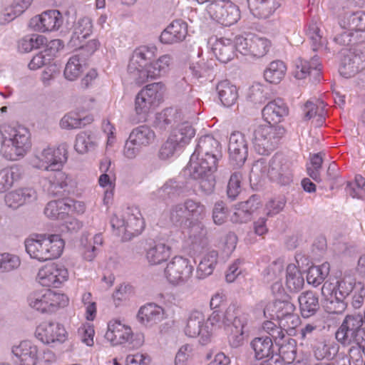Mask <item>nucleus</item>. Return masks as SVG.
<instances>
[{
  "mask_svg": "<svg viewBox=\"0 0 365 365\" xmlns=\"http://www.w3.org/2000/svg\"><path fill=\"white\" fill-rule=\"evenodd\" d=\"M234 329L229 336V341L234 347L240 346L244 340L245 328L247 324V319L245 316L237 317L234 319Z\"/></svg>",
  "mask_w": 365,
  "mask_h": 365,
  "instance_id": "5fc2aeb1",
  "label": "nucleus"
},
{
  "mask_svg": "<svg viewBox=\"0 0 365 365\" xmlns=\"http://www.w3.org/2000/svg\"><path fill=\"white\" fill-rule=\"evenodd\" d=\"M61 13L56 9L47 10L35 16L30 21V26L39 32H50L58 30L63 24Z\"/></svg>",
  "mask_w": 365,
  "mask_h": 365,
  "instance_id": "dca6fc26",
  "label": "nucleus"
},
{
  "mask_svg": "<svg viewBox=\"0 0 365 365\" xmlns=\"http://www.w3.org/2000/svg\"><path fill=\"white\" fill-rule=\"evenodd\" d=\"M187 123L183 120L181 113L175 108H168L159 113L156 117V124L161 128H166L168 126L174 127L175 130L182 123Z\"/></svg>",
  "mask_w": 365,
  "mask_h": 365,
  "instance_id": "f704fd0d",
  "label": "nucleus"
},
{
  "mask_svg": "<svg viewBox=\"0 0 365 365\" xmlns=\"http://www.w3.org/2000/svg\"><path fill=\"white\" fill-rule=\"evenodd\" d=\"M217 252L214 250L205 255L197 267V272L200 277H205L213 272L217 262Z\"/></svg>",
  "mask_w": 365,
  "mask_h": 365,
  "instance_id": "13d9d810",
  "label": "nucleus"
},
{
  "mask_svg": "<svg viewBox=\"0 0 365 365\" xmlns=\"http://www.w3.org/2000/svg\"><path fill=\"white\" fill-rule=\"evenodd\" d=\"M21 264L19 257L9 253L0 254V270L10 272L18 268Z\"/></svg>",
  "mask_w": 365,
  "mask_h": 365,
  "instance_id": "338daca9",
  "label": "nucleus"
},
{
  "mask_svg": "<svg viewBox=\"0 0 365 365\" xmlns=\"http://www.w3.org/2000/svg\"><path fill=\"white\" fill-rule=\"evenodd\" d=\"M251 346L257 359L269 357L274 353L273 341L269 336L255 338L251 342Z\"/></svg>",
  "mask_w": 365,
  "mask_h": 365,
  "instance_id": "c03bdc74",
  "label": "nucleus"
},
{
  "mask_svg": "<svg viewBox=\"0 0 365 365\" xmlns=\"http://www.w3.org/2000/svg\"><path fill=\"white\" fill-rule=\"evenodd\" d=\"M301 313L304 317H309L319 309V299L316 293L307 291L299 297Z\"/></svg>",
  "mask_w": 365,
  "mask_h": 365,
  "instance_id": "e433bc0d",
  "label": "nucleus"
},
{
  "mask_svg": "<svg viewBox=\"0 0 365 365\" xmlns=\"http://www.w3.org/2000/svg\"><path fill=\"white\" fill-rule=\"evenodd\" d=\"M287 71V66L282 61H272L264 72L266 81L277 84L284 78Z\"/></svg>",
  "mask_w": 365,
  "mask_h": 365,
  "instance_id": "49530a36",
  "label": "nucleus"
},
{
  "mask_svg": "<svg viewBox=\"0 0 365 365\" xmlns=\"http://www.w3.org/2000/svg\"><path fill=\"white\" fill-rule=\"evenodd\" d=\"M306 34L311 41L314 51H318L327 46V41L322 34L320 28L317 22H310L306 30Z\"/></svg>",
  "mask_w": 365,
  "mask_h": 365,
  "instance_id": "6e6d98bb",
  "label": "nucleus"
},
{
  "mask_svg": "<svg viewBox=\"0 0 365 365\" xmlns=\"http://www.w3.org/2000/svg\"><path fill=\"white\" fill-rule=\"evenodd\" d=\"M77 334L82 343L88 346H93L95 329L93 324L90 322L82 323L77 330Z\"/></svg>",
  "mask_w": 365,
  "mask_h": 365,
  "instance_id": "680f3d73",
  "label": "nucleus"
},
{
  "mask_svg": "<svg viewBox=\"0 0 365 365\" xmlns=\"http://www.w3.org/2000/svg\"><path fill=\"white\" fill-rule=\"evenodd\" d=\"M0 131L3 138L1 151L7 159L16 160L30 148L29 132L25 128L4 124Z\"/></svg>",
  "mask_w": 365,
  "mask_h": 365,
  "instance_id": "7ed1b4c3",
  "label": "nucleus"
},
{
  "mask_svg": "<svg viewBox=\"0 0 365 365\" xmlns=\"http://www.w3.org/2000/svg\"><path fill=\"white\" fill-rule=\"evenodd\" d=\"M286 129L283 126L259 125L253 131L252 144L259 155H268L274 150Z\"/></svg>",
  "mask_w": 365,
  "mask_h": 365,
  "instance_id": "0eeeda50",
  "label": "nucleus"
},
{
  "mask_svg": "<svg viewBox=\"0 0 365 365\" xmlns=\"http://www.w3.org/2000/svg\"><path fill=\"white\" fill-rule=\"evenodd\" d=\"M133 335L130 326L120 319H113L108 323L105 336L112 345L118 346L130 342Z\"/></svg>",
  "mask_w": 365,
  "mask_h": 365,
  "instance_id": "a211bd4d",
  "label": "nucleus"
},
{
  "mask_svg": "<svg viewBox=\"0 0 365 365\" xmlns=\"http://www.w3.org/2000/svg\"><path fill=\"white\" fill-rule=\"evenodd\" d=\"M234 47L230 39L222 38L215 41L212 49L220 61L227 63L232 58Z\"/></svg>",
  "mask_w": 365,
  "mask_h": 365,
  "instance_id": "a18cd8bd",
  "label": "nucleus"
},
{
  "mask_svg": "<svg viewBox=\"0 0 365 365\" xmlns=\"http://www.w3.org/2000/svg\"><path fill=\"white\" fill-rule=\"evenodd\" d=\"M14 361L18 365H36L38 359V349L29 340L22 341L12 347Z\"/></svg>",
  "mask_w": 365,
  "mask_h": 365,
  "instance_id": "412c9836",
  "label": "nucleus"
},
{
  "mask_svg": "<svg viewBox=\"0 0 365 365\" xmlns=\"http://www.w3.org/2000/svg\"><path fill=\"white\" fill-rule=\"evenodd\" d=\"M355 284V279L351 276H345L340 279L336 283V286L338 291V300L339 301V306L341 310L331 309L329 308V312L330 313H339L344 309V303L343 300L348 297L352 292Z\"/></svg>",
  "mask_w": 365,
  "mask_h": 365,
  "instance_id": "37998d69",
  "label": "nucleus"
},
{
  "mask_svg": "<svg viewBox=\"0 0 365 365\" xmlns=\"http://www.w3.org/2000/svg\"><path fill=\"white\" fill-rule=\"evenodd\" d=\"M87 67L86 60L79 55H73L68 59L64 69V76L68 81L79 78Z\"/></svg>",
  "mask_w": 365,
  "mask_h": 365,
  "instance_id": "c9c22d12",
  "label": "nucleus"
},
{
  "mask_svg": "<svg viewBox=\"0 0 365 365\" xmlns=\"http://www.w3.org/2000/svg\"><path fill=\"white\" fill-rule=\"evenodd\" d=\"M272 46V43L269 39L252 34L251 56L257 58L264 57L269 53Z\"/></svg>",
  "mask_w": 365,
  "mask_h": 365,
  "instance_id": "4d7b16f0",
  "label": "nucleus"
},
{
  "mask_svg": "<svg viewBox=\"0 0 365 365\" xmlns=\"http://www.w3.org/2000/svg\"><path fill=\"white\" fill-rule=\"evenodd\" d=\"M289 108L281 98L269 101L262 110V118L268 125L279 126L289 115Z\"/></svg>",
  "mask_w": 365,
  "mask_h": 365,
  "instance_id": "f3484780",
  "label": "nucleus"
},
{
  "mask_svg": "<svg viewBox=\"0 0 365 365\" xmlns=\"http://www.w3.org/2000/svg\"><path fill=\"white\" fill-rule=\"evenodd\" d=\"M292 74L299 80L309 78L313 83L319 82L322 77V64L316 56L309 61L297 58L294 62Z\"/></svg>",
  "mask_w": 365,
  "mask_h": 365,
  "instance_id": "2eb2a0df",
  "label": "nucleus"
},
{
  "mask_svg": "<svg viewBox=\"0 0 365 365\" xmlns=\"http://www.w3.org/2000/svg\"><path fill=\"white\" fill-rule=\"evenodd\" d=\"M252 34L239 35L235 38L234 46L237 52L243 56H251Z\"/></svg>",
  "mask_w": 365,
  "mask_h": 365,
  "instance_id": "e2e57ef3",
  "label": "nucleus"
},
{
  "mask_svg": "<svg viewBox=\"0 0 365 365\" xmlns=\"http://www.w3.org/2000/svg\"><path fill=\"white\" fill-rule=\"evenodd\" d=\"M45 242L44 262L60 258L64 252L66 241L61 234L43 233Z\"/></svg>",
  "mask_w": 365,
  "mask_h": 365,
  "instance_id": "393cba45",
  "label": "nucleus"
},
{
  "mask_svg": "<svg viewBox=\"0 0 365 365\" xmlns=\"http://www.w3.org/2000/svg\"><path fill=\"white\" fill-rule=\"evenodd\" d=\"M68 278V269L59 262H51L41 266L36 276V280L41 286L54 288L61 287Z\"/></svg>",
  "mask_w": 365,
  "mask_h": 365,
  "instance_id": "9b49d317",
  "label": "nucleus"
},
{
  "mask_svg": "<svg viewBox=\"0 0 365 365\" xmlns=\"http://www.w3.org/2000/svg\"><path fill=\"white\" fill-rule=\"evenodd\" d=\"M68 297L51 289L32 292L28 297L29 307L42 314H51L68 304Z\"/></svg>",
  "mask_w": 365,
  "mask_h": 365,
  "instance_id": "39448f33",
  "label": "nucleus"
},
{
  "mask_svg": "<svg viewBox=\"0 0 365 365\" xmlns=\"http://www.w3.org/2000/svg\"><path fill=\"white\" fill-rule=\"evenodd\" d=\"M288 166L283 163V159L280 156H274L270 162L268 173L271 178L280 180L281 177L286 174Z\"/></svg>",
  "mask_w": 365,
  "mask_h": 365,
  "instance_id": "052dcab7",
  "label": "nucleus"
},
{
  "mask_svg": "<svg viewBox=\"0 0 365 365\" xmlns=\"http://www.w3.org/2000/svg\"><path fill=\"white\" fill-rule=\"evenodd\" d=\"M335 41L343 46L364 43H365V28L356 32H342L335 37Z\"/></svg>",
  "mask_w": 365,
  "mask_h": 365,
  "instance_id": "bf43d9fd",
  "label": "nucleus"
},
{
  "mask_svg": "<svg viewBox=\"0 0 365 365\" xmlns=\"http://www.w3.org/2000/svg\"><path fill=\"white\" fill-rule=\"evenodd\" d=\"M282 340H277L275 341L279 345V353L277 356H280V358L285 364L292 363L297 355V345L294 339L289 338L287 340H284L281 342Z\"/></svg>",
  "mask_w": 365,
  "mask_h": 365,
  "instance_id": "603ef678",
  "label": "nucleus"
},
{
  "mask_svg": "<svg viewBox=\"0 0 365 365\" xmlns=\"http://www.w3.org/2000/svg\"><path fill=\"white\" fill-rule=\"evenodd\" d=\"M173 63V60L170 54L162 55L155 61L150 63L148 71L143 73V78L145 79V82L158 79L168 73Z\"/></svg>",
  "mask_w": 365,
  "mask_h": 365,
  "instance_id": "c85d7f7f",
  "label": "nucleus"
},
{
  "mask_svg": "<svg viewBox=\"0 0 365 365\" xmlns=\"http://www.w3.org/2000/svg\"><path fill=\"white\" fill-rule=\"evenodd\" d=\"M306 119H312L316 126H321L324 122L325 110L323 101H317L316 103L307 101L304 108Z\"/></svg>",
  "mask_w": 365,
  "mask_h": 365,
  "instance_id": "4c0bfd02",
  "label": "nucleus"
},
{
  "mask_svg": "<svg viewBox=\"0 0 365 365\" xmlns=\"http://www.w3.org/2000/svg\"><path fill=\"white\" fill-rule=\"evenodd\" d=\"M340 25L346 30L344 32H356L365 29V14L356 12L346 15L341 19Z\"/></svg>",
  "mask_w": 365,
  "mask_h": 365,
  "instance_id": "8fccbe9b",
  "label": "nucleus"
},
{
  "mask_svg": "<svg viewBox=\"0 0 365 365\" xmlns=\"http://www.w3.org/2000/svg\"><path fill=\"white\" fill-rule=\"evenodd\" d=\"M217 158L216 155H197L192 153L185 171L195 180H200V186L208 189L214 187L215 178L213 173L217 170Z\"/></svg>",
  "mask_w": 365,
  "mask_h": 365,
  "instance_id": "20e7f679",
  "label": "nucleus"
},
{
  "mask_svg": "<svg viewBox=\"0 0 365 365\" xmlns=\"http://www.w3.org/2000/svg\"><path fill=\"white\" fill-rule=\"evenodd\" d=\"M21 173L17 167L4 168L0 170V192L10 189L15 182L20 180Z\"/></svg>",
  "mask_w": 365,
  "mask_h": 365,
  "instance_id": "3c124183",
  "label": "nucleus"
},
{
  "mask_svg": "<svg viewBox=\"0 0 365 365\" xmlns=\"http://www.w3.org/2000/svg\"><path fill=\"white\" fill-rule=\"evenodd\" d=\"M156 52L157 48L154 46H141L134 50L128 70L134 76L138 83H145V79L143 78V73L148 71V66L152 63L150 61L155 58Z\"/></svg>",
  "mask_w": 365,
  "mask_h": 365,
  "instance_id": "9d476101",
  "label": "nucleus"
},
{
  "mask_svg": "<svg viewBox=\"0 0 365 365\" xmlns=\"http://www.w3.org/2000/svg\"><path fill=\"white\" fill-rule=\"evenodd\" d=\"M192 271L193 267L187 259L176 256L167 264L164 275L170 283L178 284L187 281Z\"/></svg>",
  "mask_w": 365,
  "mask_h": 365,
  "instance_id": "4468645a",
  "label": "nucleus"
},
{
  "mask_svg": "<svg viewBox=\"0 0 365 365\" xmlns=\"http://www.w3.org/2000/svg\"><path fill=\"white\" fill-rule=\"evenodd\" d=\"M187 34V24L181 19L173 21L161 33L160 41L173 44L182 41Z\"/></svg>",
  "mask_w": 365,
  "mask_h": 365,
  "instance_id": "5701e85b",
  "label": "nucleus"
},
{
  "mask_svg": "<svg viewBox=\"0 0 365 365\" xmlns=\"http://www.w3.org/2000/svg\"><path fill=\"white\" fill-rule=\"evenodd\" d=\"M103 244L102 234H96L92 238H89V235L83 234L81 238V254L83 259L88 262L93 261L97 255L98 246H102Z\"/></svg>",
  "mask_w": 365,
  "mask_h": 365,
  "instance_id": "2f4dec72",
  "label": "nucleus"
},
{
  "mask_svg": "<svg viewBox=\"0 0 365 365\" xmlns=\"http://www.w3.org/2000/svg\"><path fill=\"white\" fill-rule=\"evenodd\" d=\"M330 271V265L328 262H324L319 266H312L309 268L307 280L309 284L315 287L323 282Z\"/></svg>",
  "mask_w": 365,
  "mask_h": 365,
  "instance_id": "864d4df0",
  "label": "nucleus"
},
{
  "mask_svg": "<svg viewBox=\"0 0 365 365\" xmlns=\"http://www.w3.org/2000/svg\"><path fill=\"white\" fill-rule=\"evenodd\" d=\"M166 317L164 309L155 303H148L142 306L137 314L139 322L147 327L156 324Z\"/></svg>",
  "mask_w": 365,
  "mask_h": 365,
  "instance_id": "a878e982",
  "label": "nucleus"
},
{
  "mask_svg": "<svg viewBox=\"0 0 365 365\" xmlns=\"http://www.w3.org/2000/svg\"><path fill=\"white\" fill-rule=\"evenodd\" d=\"M24 245L27 254L31 259L41 262H44L45 242L43 233H35L30 235L24 241Z\"/></svg>",
  "mask_w": 365,
  "mask_h": 365,
  "instance_id": "7c9ffc66",
  "label": "nucleus"
},
{
  "mask_svg": "<svg viewBox=\"0 0 365 365\" xmlns=\"http://www.w3.org/2000/svg\"><path fill=\"white\" fill-rule=\"evenodd\" d=\"M33 0H14L13 3L0 12V21L9 22L21 14L31 4Z\"/></svg>",
  "mask_w": 365,
  "mask_h": 365,
  "instance_id": "a19ab883",
  "label": "nucleus"
},
{
  "mask_svg": "<svg viewBox=\"0 0 365 365\" xmlns=\"http://www.w3.org/2000/svg\"><path fill=\"white\" fill-rule=\"evenodd\" d=\"M194 135L195 130L188 123H182L180 127L172 130L168 140L161 146L160 157L162 159L171 157L178 146L187 144Z\"/></svg>",
  "mask_w": 365,
  "mask_h": 365,
  "instance_id": "f8f14e48",
  "label": "nucleus"
},
{
  "mask_svg": "<svg viewBox=\"0 0 365 365\" xmlns=\"http://www.w3.org/2000/svg\"><path fill=\"white\" fill-rule=\"evenodd\" d=\"M37 199L36 190L31 187H21L7 193L5 196L6 204L13 208L34 202Z\"/></svg>",
  "mask_w": 365,
  "mask_h": 365,
  "instance_id": "cd10ccee",
  "label": "nucleus"
},
{
  "mask_svg": "<svg viewBox=\"0 0 365 365\" xmlns=\"http://www.w3.org/2000/svg\"><path fill=\"white\" fill-rule=\"evenodd\" d=\"M211 19L224 26H230L240 19L239 7L230 0H215L207 6Z\"/></svg>",
  "mask_w": 365,
  "mask_h": 365,
  "instance_id": "1a4fd4ad",
  "label": "nucleus"
},
{
  "mask_svg": "<svg viewBox=\"0 0 365 365\" xmlns=\"http://www.w3.org/2000/svg\"><path fill=\"white\" fill-rule=\"evenodd\" d=\"M336 351L334 346L325 341L317 343L314 350V356L319 360L331 358Z\"/></svg>",
  "mask_w": 365,
  "mask_h": 365,
  "instance_id": "774afa93",
  "label": "nucleus"
},
{
  "mask_svg": "<svg viewBox=\"0 0 365 365\" xmlns=\"http://www.w3.org/2000/svg\"><path fill=\"white\" fill-rule=\"evenodd\" d=\"M93 24L90 18L80 19L74 26L73 32L70 43L73 47L83 48L81 45L83 40L92 33Z\"/></svg>",
  "mask_w": 365,
  "mask_h": 365,
  "instance_id": "72a5a7b5",
  "label": "nucleus"
},
{
  "mask_svg": "<svg viewBox=\"0 0 365 365\" xmlns=\"http://www.w3.org/2000/svg\"><path fill=\"white\" fill-rule=\"evenodd\" d=\"M217 91L221 103L227 107L235 104L238 98L236 86L227 80L222 81L217 84Z\"/></svg>",
  "mask_w": 365,
  "mask_h": 365,
  "instance_id": "58836bf2",
  "label": "nucleus"
},
{
  "mask_svg": "<svg viewBox=\"0 0 365 365\" xmlns=\"http://www.w3.org/2000/svg\"><path fill=\"white\" fill-rule=\"evenodd\" d=\"M257 197L252 196L245 202H241L235 207V211L232 220L236 223H243L249 221L252 214L259 207Z\"/></svg>",
  "mask_w": 365,
  "mask_h": 365,
  "instance_id": "473e14b6",
  "label": "nucleus"
},
{
  "mask_svg": "<svg viewBox=\"0 0 365 365\" xmlns=\"http://www.w3.org/2000/svg\"><path fill=\"white\" fill-rule=\"evenodd\" d=\"M304 284V277L299 268L290 264L287 267L285 275V286L289 292H298L302 289Z\"/></svg>",
  "mask_w": 365,
  "mask_h": 365,
  "instance_id": "79ce46f5",
  "label": "nucleus"
},
{
  "mask_svg": "<svg viewBox=\"0 0 365 365\" xmlns=\"http://www.w3.org/2000/svg\"><path fill=\"white\" fill-rule=\"evenodd\" d=\"M339 73L345 78H350L365 68V52L356 53L351 49L342 53Z\"/></svg>",
  "mask_w": 365,
  "mask_h": 365,
  "instance_id": "6ab92c4d",
  "label": "nucleus"
},
{
  "mask_svg": "<svg viewBox=\"0 0 365 365\" xmlns=\"http://www.w3.org/2000/svg\"><path fill=\"white\" fill-rule=\"evenodd\" d=\"M230 158L236 164H242L247 159L248 145L245 136L240 132H233L228 144Z\"/></svg>",
  "mask_w": 365,
  "mask_h": 365,
  "instance_id": "4be33fe9",
  "label": "nucleus"
},
{
  "mask_svg": "<svg viewBox=\"0 0 365 365\" xmlns=\"http://www.w3.org/2000/svg\"><path fill=\"white\" fill-rule=\"evenodd\" d=\"M172 255V247L163 242H154L145 249V258L150 265H159L166 262Z\"/></svg>",
  "mask_w": 365,
  "mask_h": 365,
  "instance_id": "b1692460",
  "label": "nucleus"
},
{
  "mask_svg": "<svg viewBox=\"0 0 365 365\" xmlns=\"http://www.w3.org/2000/svg\"><path fill=\"white\" fill-rule=\"evenodd\" d=\"M363 324L361 315H347L336 332V339L342 344L353 341Z\"/></svg>",
  "mask_w": 365,
  "mask_h": 365,
  "instance_id": "aec40b11",
  "label": "nucleus"
},
{
  "mask_svg": "<svg viewBox=\"0 0 365 365\" xmlns=\"http://www.w3.org/2000/svg\"><path fill=\"white\" fill-rule=\"evenodd\" d=\"M110 224L113 233L123 241L139 235L145 226L140 210L135 206L114 213L110 218Z\"/></svg>",
  "mask_w": 365,
  "mask_h": 365,
  "instance_id": "f03ea898",
  "label": "nucleus"
},
{
  "mask_svg": "<svg viewBox=\"0 0 365 365\" xmlns=\"http://www.w3.org/2000/svg\"><path fill=\"white\" fill-rule=\"evenodd\" d=\"M160 88V83H151L138 93L134 102L137 122H145L149 115L159 106L161 101Z\"/></svg>",
  "mask_w": 365,
  "mask_h": 365,
  "instance_id": "423d86ee",
  "label": "nucleus"
},
{
  "mask_svg": "<svg viewBox=\"0 0 365 365\" xmlns=\"http://www.w3.org/2000/svg\"><path fill=\"white\" fill-rule=\"evenodd\" d=\"M36 338L46 344L64 343L68 339L65 327L57 322L45 321L39 324L35 331Z\"/></svg>",
  "mask_w": 365,
  "mask_h": 365,
  "instance_id": "ddd939ff",
  "label": "nucleus"
},
{
  "mask_svg": "<svg viewBox=\"0 0 365 365\" xmlns=\"http://www.w3.org/2000/svg\"><path fill=\"white\" fill-rule=\"evenodd\" d=\"M259 305L261 307H264L263 312L265 317L276 318L279 322L295 311L294 304L287 300H277L266 304L264 302H260Z\"/></svg>",
  "mask_w": 365,
  "mask_h": 365,
  "instance_id": "bb28decb",
  "label": "nucleus"
},
{
  "mask_svg": "<svg viewBox=\"0 0 365 365\" xmlns=\"http://www.w3.org/2000/svg\"><path fill=\"white\" fill-rule=\"evenodd\" d=\"M225 318L218 310L212 312L205 321L203 314L200 312H192L187 319L185 333L189 337L200 338L202 345L209 344L215 333L225 324Z\"/></svg>",
  "mask_w": 365,
  "mask_h": 365,
  "instance_id": "f257e3e1",
  "label": "nucleus"
},
{
  "mask_svg": "<svg viewBox=\"0 0 365 365\" xmlns=\"http://www.w3.org/2000/svg\"><path fill=\"white\" fill-rule=\"evenodd\" d=\"M346 192L354 198L364 197L365 195V178L360 175H356L354 182L347 185Z\"/></svg>",
  "mask_w": 365,
  "mask_h": 365,
  "instance_id": "0e129e2a",
  "label": "nucleus"
},
{
  "mask_svg": "<svg viewBox=\"0 0 365 365\" xmlns=\"http://www.w3.org/2000/svg\"><path fill=\"white\" fill-rule=\"evenodd\" d=\"M249 6L252 14L258 18L269 17L278 7L274 0H253Z\"/></svg>",
  "mask_w": 365,
  "mask_h": 365,
  "instance_id": "09e8293b",
  "label": "nucleus"
},
{
  "mask_svg": "<svg viewBox=\"0 0 365 365\" xmlns=\"http://www.w3.org/2000/svg\"><path fill=\"white\" fill-rule=\"evenodd\" d=\"M110 161L105 159L101 161L100 170L103 173L98 178V183L101 187L106 188L103 202L108 205L113 198L115 188V177L113 171L110 169Z\"/></svg>",
  "mask_w": 365,
  "mask_h": 365,
  "instance_id": "c756f323",
  "label": "nucleus"
},
{
  "mask_svg": "<svg viewBox=\"0 0 365 365\" xmlns=\"http://www.w3.org/2000/svg\"><path fill=\"white\" fill-rule=\"evenodd\" d=\"M67 160V145L61 144L56 148H44L31 159V163L36 168L51 172L62 170Z\"/></svg>",
  "mask_w": 365,
  "mask_h": 365,
  "instance_id": "6e6552de",
  "label": "nucleus"
},
{
  "mask_svg": "<svg viewBox=\"0 0 365 365\" xmlns=\"http://www.w3.org/2000/svg\"><path fill=\"white\" fill-rule=\"evenodd\" d=\"M129 138L141 148L153 144L155 140V133L150 127L140 125L132 130Z\"/></svg>",
  "mask_w": 365,
  "mask_h": 365,
  "instance_id": "ea45409f",
  "label": "nucleus"
},
{
  "mask_svg": "<svg viewBox=\"0 0 365 365\" xmlns=\"http://www.w3.org/2000/svg\"><path fill=\"white\" fill-rule=\"evenodd\" d=\"M220 150V143L213 136L206 135L202 136L197 145L195 150L193 153L197 155H216Z\"/></svg>",
  "mask_w": 365,
  "mask_h": 365,
  "instance_id": "de8ad7c7",
  "label": "nucleus"
},
{
  "mask_svg": "<svg viewBox=\"0 0 365 365\" xmlns=\"http://www.w3.org/2000/svg\"><path fill=\"white\" fill-rule=\"evenodd\" d=\"M46 41V38L38 34H34L30 37L23 38L20 43V48L25 52H29L33 49L39 48Z\"/></svg>",
  "mask_w": 365,
  "mask_h": 365,
  "instance_id": "69168bd1",
  "label": "nucleus"
}]
</instances>
